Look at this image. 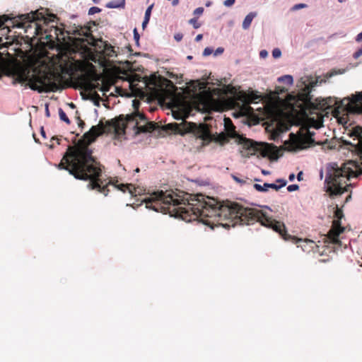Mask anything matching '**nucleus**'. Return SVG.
I'll use <instances>...</instances> for the list:
<instances>
[{"label": "nucleus", "mask_w": 362, "mask_h": 362, "mask_svg": "<svg viewBox=\"0 0 362 362\" xmlns=\"http://www.w3.org/2000/svg\"><path fill=\"white\" fill-rule=\"evenodd\" d=\"M146 207L163 214L174 213L186 221L199 218L205 225L216 223L224 228L236 225H251L259 222L261 225L272 228L285 240H295L296 238L287 233L283 222L268 216L262 211L245 208L230 201L218 202L216 199L203 194L180 195L173 191L163 190L153 192L143 201Z\"/></svg>", "instance_id": "nucleus-1"}, {"label": "nucleus", "mask_w": 362, "mask_h": 362, "mask_svg": "<svg viewBox=\"0 0 362 362\" xmlns=\"http://www.w3.org/2000/svg\"><path fill=\"white\" fill-rule=\"evenodd\" d=\"M134 121V116L124 117L122 115L107 121L105 124L100 120L98 125L93 126L85 133L75 146L68 147L58 168L68 170L78 180H90L88 188L96 189L107 196L109 192L107 185H104L100 178L102 174L101 165L93 156L92 150L88 146L103 133H115L118 136L124 134L127 126Z\"/></svg>", "instance_id": "nucleus-2"}, {"label": "nucleus", "mask_w": 362, "mask_h": 362, "mask_svg": "<svg viewBox=\"0 0 362 362\" xmlns=\"http://www.w3.org/2000/svg\"><path fill=\"white\" fill-rule=\"evenodd\" d=\"M35 70L31 71L28 67L18 65L13 70V76L19 83L28 82L31 89L39 93L54 92L59 89L52 74L46 71L35 73Z\"/></svg>", "instance_id": "nucleus-3"}, {"label": "nucleus", "mask_w": 362, "mask_h": 362, "mask_svg": "<svg viewBox=\"0 0 362 362\" xmlns=\"http://www.w3.org/2000/svg\"><path fill=\"white\" fill-rule=\"evenodd\" d=\"M354 176L356 173L347 164L344 163L339 168L337 163H333L325 179L327 192L330 196L342 194L348 191V181Z\"/></svg>", "instance_id": "nucleus-4"}, {"label": "nucleus", "mask_w": 362, "mask_h": 362, "mask_svg": "<svg viewBox=\"0 0 362 362\" xmlns=\"http://www.w3.org/2000/svg\"><path fill=\"white\" fill-rule=\"evenodd\" d=\"M18 18L19 22L16 25L17 27L24 28L25 33H28L30 30H33L32 33L33 37L41 36L44 34L46 36L49 33L54 35V32L50 31V26L48 25L47 18L38 10L29 13L22 14Z\"/></svg>", "instance_id": "nucleus-5"}, {"label": "nucleus", "mask_w": 362, "mask_h": 362, "mask_svg": "<svg viewBox=\"0 0 362 362\" xmlns=\"http://www.w3.org/2000/svg\"><path fill=\"white\" fill-rule=\"evenodd\" d=\"M240 144L243 145V148L249 151L248 153L250 154H255L259 152L263 157L269 156L278 157L276 155L278 153L276 147L272 144H259L246 138L240 139Z\"/></svg>", "instance_id": "nucleus-6"}, {"label": "nucleus", "mask_w": 362, "mask_h": 362, "mask_svg": "<svg viewBox=\"0 0 362 362\" xmlns=\"http://www.w3.org/2000/svg\"><path fill=\"white\" fill-rule=\"evenodd\" d=\"M192 85L194 84L192 89V102L195 108L198 110L206 108L210 99L209 93L205 90H202L199 93H197V89H204L205 88V84L204 83H200L199 81H192Z\"/></svg>", "instance_id": "nucleus-7"}, {"label": "nucleus", "mask_w": 362, "mask_h": 362, "mask_svg": "<svg viewBox=\"0 0 362 362\" xmlns=\"http://www.w3.org/2000/svg\"><path fill=\"white\" fill-rule=\"evenodd\" d=\"M334 216L337 218V220H334L332 222V226L328 232V238L331 240L333 243H338L339 242V236L344 230V228L341 226L340 219L343 216L342 211L337 209L334 212Z\"/></svg>", "instance_id": "nucleus-8"}, {"label": "nucleus", "mask_w": 362, "mask_h": 362, "mask_svg": "<svg viewBox=\"0 0 362 362\" xmlns=\"http://www.w3.org/2000/svg\"><path fill=\"white\" fill-rule=\"evenodd\" d=\"M314 134V132H311L308 129H306V132L303 136H300L296 141H294L293 144H291L290 146H288V149L290 151L303 149L307 146L313 144L315 142L313 139Z\"/></svg>", "instance_id": "nucleus-9"}, {"label": "nucleus", "mask_w": 362, "mask_h": 362, "mask_svg": "<svg viewBox=\"0 0 362 362\" xmlns=\"http://www.w3.org/2000/svg\"><path fill=\"white\" fill-rule=\"evenodd\" d=\"M276 182H280V185H277L274 183H264L263 185L255 184L254 187L259 192H267L269 188H272L277 191L286 185V182L284 180H277Z\"/></svg>", "instance_id": "nucleus-10"}, {"label": "nucleus", "mask_w": 362, "mask_h": 362, "mask_svg": "<svg viewBox=\"0 0 362 362\" xmlns=\"http://www.w3.org/2000/svg\"><path fill=\"white\" fill-rule=\"evenodd\" d=\"M349 103L353 108V112L362 113V91L356 95H353L349 99Z\"/></svg>", "instance_id": "nucleus-11"}, {"label": "nucleus", "mask_w": 362, "mask_h": 362, "mask_svg": "<svg viewBox=\"0 0 362 362\" xmlns=\"http://www.w3.org/2000/svg\"><path fill=\"white\" fill-rule=\"evenodd\" d=\"M50 31L54 32V35L49 33L45 36V38L49 41L53 40H60L59 37L64 35V30L57 26H50Z\"/></svg>", "instance_id": "nucleus-12"}, {"label": "nucleus", "mask_w": 362, "mask_h": 362, "mask_svg": "<svg viewBox=\"0 0 362 362\" xmlns=\"http://www.w3.org/2000/svg\"><path fill=\"white\" fill-rule=\"evenodd\" d=\"M72 33L74 35H77L79 36H85L86 37H92V35L90 33V27H81L76 28L73 31Z\"/></svg>", "instance_id": "nucleus-13"}, {"label": "nucleus", "mask_w": 362, "mask_h": 362, "mask_svg": "<svg viewBox=\"0 0 362 362\" xmlns=\"http://www.w3.org/2000/svg\"><path fill=\"white\" fill-rule=\"evenodd\" d=\"M157 128V124L153 122H148L145 125L138 127L139 132H151Z\"/></svg>", "instance_id": "nucleus-14"}, {"label": "nucleus", "mask_w": 362, "mask_h": 362, "mask_svg": "<svg viewBox=\"0 0 362 362\" xmlns=\"http://www.w3.org/2000/svg\"><path fill=\"white\" fill-rule=\"evenodd\" d=\"M257 16V13L256 12H250L249 13L245 18L243 22V28L244 30H247L250 25H251V23L253 20V18Z\"/></svg>", "instance_id": "nucleus-15"}, {"label": "nucleus", "mask_w": 362, "mask_h": 362, "mask_svg": "<svg viewBox=\"0 0 362 362\" xmlns=\"http://www.w3.org/2000/svg\"><path fill=\"white\" fill-rule=\"evenodd\" d=\"M103 55L108 57H112L117 56V53L115 50V47L110 44L105 43L104 49L103 50Z\"/></svg>", "instance_id": "nucleus-16"}, {"label": "nucleus", "mask_w": 362, "mask_h": 362, "mask_svg": "<svg viewBox=\"0 0 362 362\" xmlns=\"http://www.w3.org/2000/svg\"><path fill=\"white\" fill-rule=\"evenodd\" d=\"M351 136H354L358 139V144L361 146L362 151V127L356 126L354 127Z\"/></svg>", "instance_id": "nucleus-17"}, {"label": "nucleus", "mask_w": 362, "mask_h": 362, "mask_svg": "<svg viewBox=\"0 0 362 362\" xmlns=\"http://www.w3.org/2000/svg\"><path fill=\"white\" fill-rule=\"evenodd\" d=\"M124 4L125 0H114L108 2L106 4V7L110 8H119L124 7Z\"/></svg>", "instance_id": "nucleus-18"}, {"label": "nucleus", "mask_w": 362, "mask_h": 362, "mask_svg": "<svg viewBox=\"0 0 362 362\" xmlns=\"http://www.w3.org/2000/svg\"><path fill=\"white\" fill-rule=\"evenodd\" d=\"M132 116L134 117V122H132V124H134V127H136L138 128V119H139L140 120H145L146 119V117L144 114H141L140 112H136L133 115H132Z\"/></svg>", "instance_id": "nucleus-19"}, {"label": "nucleus", "mask_w": 362, "mask_h": 362, "mask_svg": "<svg viewBox=\"0 0 362 362\" xmlns=\"http://www.w3.org/2000/svg\"><path fill=\"white\" fill-rule=\"evenodd\" d=\"M59 115L61 120L66 122L67 124H69L71 123L70 119L67 117L66 114L64 112V111L62 109H59Z\"/></svg>", "instance_id": "nucleus-20"}, {"label": "nucleus", "mask_w": 362, "mask_h": 362, "mask_svg": "<svg viewBox=\"0 0 362 362\" xmlns=\"http://www.w3.org/2000/svg\"><path fill=\"white\" fill-rule=\"evenodd\" d=\"M279 81L284 82L288 85H291L293 82V77L290 75H286L279 78Z\"/></svg>", "instance_id": "nucleus-21"}, {"label": "nucleus", "mask_w": 362, "mask_h": 362, "mask_svg": "<svg viewBox=\"0 0 362 362\" xmlns=\"http://www.w3.org/2000/svg\"><path fill=\"white\" fill-rule=\"evenodd\" d=\"M189 23L192 25L194 28L197 29L201 26V23L198 22V20L197 18H191L189 21Z\"/></svg>", "instance_id": "nucleus-22"}, {"label": "nucleus", "mask_w": 362, "mask_h": 362, "mask_svg": "<svg viewBox=\"0 0 362 362\" xmlns=\"http://www.w3.org/2000/svg\"><path fill=\"white\" fill-rule=\"evenodd\" d=\"M9 19L10 18L7 15L0 16V28H1Z\"/></svg>", "instance_id": "nucleus-23"}, {"label": "nucleus", "mask_w": 362, "mask_h": 362, "mask_svg": "<svg viewBox=\"0 0 362 362\" xmlns=\"http://www.w3.org/2000/svg\"><path fill=\"white\" fill-rule=\"evenodd\" d=\"M101 11V9L98 7L93 6L91 7L88 11L89 15H93L97 13H100Z\"/></svg>", "instance_id": "nucleus-24"}, {"label": "nucleus", "mask_w": 362, "mask_h": 362, "mask_svg": "<svg viewBox=\"0 0 362 362\" xmlns=\"http://www.w3.org/2000/svg\"><path fill=\"white\" fill-rule=\"evenodd\" d=\"M153 7V4H151V5H150L147 8V9L146 10V12H145L144 18H147V19L150 20V17H151V11H152Z\"/></svg>", "instance_id": "nucleus-25"}, {"label": "nucleus", "mask_w": 362, "mask_h": 362, "mask_svg": "<svg viewBox=\"0 0 362 362\" xmlns=\"http://www.w3.org/2000/svg\"><path fill=\"white\" fill-rule=\"evenodd\" d=\"M132 189V185H122V187H120V189L122 190L123 192H125L126 189H128L131 194H133Z\"/></svg>", "instance_id": "nucleus-26"}, {"label": "nucleus", "mask_w": 362, "mask_h": 362, "mask_svg": "<svg viewBox=\"0 0 362 362\" xmlns=\"http://www.w3.org/2000/svg\"><path fill=\"white\" fill-rule=\"evenodd\" d=\"M281 55V52L279 49L278 48H276L274 49L273 51H272V56L274 57V58H279L280 57Z\"/></svg>", "instance_id": "nucleus-27"}, {"label": "nucleus", "mask_w": 362, "mask_h": 362, "mask_svg": "<svg viewBox=\"0 0 362 362\" xmlns=\"http://www.w3.org/2000/svg\"><path fill=\"white\" fill-rule=\"evenodd\" d=\"M307 7V5L305 4H298L293 6V10H298L300 8H304Z\"/></svg>", "instance_id": "nucleus-28"}, {"label": "nucleus", "mask_w": 362, "mask_h": 362, "mask_svg": "<svg viewBox=\"0 0 362 362\" xmlns=\"http://www.w3.org/2000/svg\"><path fill=\"white\" fill-rule=\"evenodd\" d=\"M259 97L255 94H252L251 95L248 96V102L249 103H253L255 100L259 99Z\"/></svg>", "instance_id": "nucleus-29"}, {"label": "nucleus", "mask_w": 362, "mask_h": 362, "mask_svg": "<svg viewBox=\"0 0 362 362\" xmlns=\"http://www.w3.org/2000/svg\"><path fill=\"white\" fill-rule=\"evenodd\" d=\"M213 52V49L210 47H206L203 52L204 56H209Z\"/></svg>", "instance_id": "nucleus-30"}, {"label": "nucleus", "mask_w": 362, "mask_h": 362, "mask_svg": "<svg viewBox=\"0 0 362 362\" xmlns=\"http://www.w3.org/2000/svg\"><path fill=\"white\" fill-rule=\"evenodd\" d=\"M235 2V0H226L223 2L225 6L230 7L233 6Z\"/></svg>", "instance_id": "nucleus-31"}, {"label": "nucleus", "mask_w": 362, "mask_h": 362, "mask_svg": "<svg viewBox=\"0 0 362 362\" xmlns=\"http://www.w3.org/2000/svg\"><path fill=\"white\" fill-rule=\"evenodd\" d=\"M134 38L136 44H139V34L138 33V31H137L136 28L134 29Z\"/></svg>", "instance_id": "nucleus-32"}, {"label": "nucleus", "mask_w": 362, "mask_h": 362, "mask_svg": "<svg viewBox=\"0 0 362 362\" xmlns=\"http://www.w3.org/2000/svg\"><path fill=\"white\" fill-rule=\"evenodd\" d=\"M298 188H299V187L297 185H290L287 187V189L288 192H293V191L297 190Z\"/></svg>", "instance_id": "nucleus-33"}, {"label": "nucleus", "mask_w": 362, "mask_h": 362, "mask_svg": "<svg viewBox=\"0 0 362 362\" xmlns=\"http://www.w3.org/2000/svg\"><path fill=\"white\" fill-rule=\"evenodd\" d=\"M204 12V8L203 7H198L194 11V15H202Z\"/></svg>", "instance_id": "nucleus-34"}, {"label": "nucleus", "mask_w": 362, "mask_h": 362, "mask_svg": "<svg viewBox=\"0 0 362 362\" xmlns=\"http://www.w3.org/2000/svg\"><path fill=\"white\" fill-rule=\"evenodd\" d=\"M362 55V47L360 48L359 49H358L354 54V57L355 59H357L359 57H361Z\"/></svg>", "instance_id": "nucleus-35"}, {"label": "nucleus", "mask_w": 362, "mask_h": 362, "mask_svg": "<svg viewBox=\"0 0 362 362\" xmlns=\"http://www.w3.org/2000/svg\"><path fill=\"white\" fill-rule=\"evenodd\" d=\"M218 139L220 141L223 142L227 140V138L224 134H221L218 136Z\"/></svg>", "instance_id": "nucleus-36"}, {"label": "nucleus", "mask_w": 362, "mask_h": 362, "mask_svg": "<svg viewBox=\"0 0 362 362\" xmlns=\"http://www.w3.org/2000/svg\"><path fill=\"white\" fill-rule=\"evenodd\" d=\"M78 126L79 127L81 128H83V127L85 126V122L78 117Z\"/></svg>", "instance_id": "nucleus-37"}, {"label": "nucleus", "mask_w": 362, "mask_h": 362, "mask_svg": "<svg viewBox=\"0 0 362 362\" xmlns=\"http://www.w3.org/2000/svg\"><path fill=\"white\" fill-rule=\"evenodd\" d=\"M149 19H147V18H144V21L142 23V28L143 29H145L146 25L148 23Z\"/></svg>", "instance_id": "nucleus-38"}, {"label": "nucleus", "mask_w": 362, "mask_h": 362, "mask_svg": "<svg viewBox=\"0 0 362 362\" xmlns=\"http://www.w3.org/2000/svg\"><path fill=\"white\" fill-rule=\"evenodd\" d=\"M175 39L177 40V41H180L182 38V34H176L175 36H174Z\"/></svg>", "instance_id": "nucleus-39"}, {"label": "nucleus", "mask_w": 362, "mask_h": 362, "mask_svg": "<svg viewBox=\"0 0 362 362\" xmlns=\"http://www.w3.org/2000/svg\"><path fill=\"white\" fill-rule=\"evenodd\" d=\"M356 40L357 42H361L362 41V32L358 34V35L356 37Z\"/></svg>", "instance_id": "nucleus-40"}, {"label": "nucleus", "mask_w": 362, "mask_h": 362, "mask_svg": "<svg viewBox=\"0 0 362 362\" xmlns=\"http://www.w3.org/2000/svg\"><path fill=\"white\" fill-rule=\"evenodd\" d=\"M223 52V49L222 47H218L215 52V55H217L218 54H222Z\"/></svg>", "instance_id": "nucleus-41"}, {"label": "nucleus", "mask_w": 362, "mask_h": 362, "mask_svg": "<svg viewBox=\"0 0 362 362\" xmlns=\"http://www.w3.org/2000/svg\"><path fill=\"white\" fill-rule=\"evenodd\" d=\"M261 57H265L267 55V52L266 50H262L259 53Z\"/></svg>", "instance_id": "nucleus-42"}, {"label": "nucleus", "mask_w": 362, "mask_h": 362, "mask_svg": "<svg viewBox=\"0 0 362 362\" xmlns=\"http://www.w3.org/2000/svg\"><path fill=\"white\" fill-rule=\"evenodd\" d=\"M202 37H203V35H202V34H199V35H197V37H195V40H196L197 42H199V41H200V40L202 39Z\"/></svg>", "instance_id": "nucleus-43"}, {"label": "nucleus", "mask_w": 362, "mask_h": 362, "mask_svg": "<svg viewBox=\"0 0 362 362\" xmlns=\"http://www.w3.org/2000/svg\"><path fill=\"white\" fill-rule=\"evenodd\" d=\"M151 83H152V84H153V85H155V86H158V85L157 84V81H156V78H154L151 79Z\"/></svg>", "instance_id": "nucleus-44"}, {"label": "nucleus", "mask_w": 362, "mask_h": 362, "mask_svg": "<svg viewBox=\"0 0 362 362\" xmlns=\"http://www.w3.org/2000/svg\"><path fill=\"white\" fill-rule=\"evenodd\" d=\"M45 113H46V115H47V117H49V111L48 105H46Z\"/></svg>", "instance_id": "nucleus-45"}, {"label": "nucleus", "mask_w": 362, "mask_h": 362, "mask_svg": "<svg viewBox=\"0 0 362 362\" xmlns=\"http://www.w3.org/2000/svg\"><path fill=\"white\" fill-rule=\"evenodd\" d=\"M225 122H226V124H227L228 122H230V124H232L231 120L229 118H226ZM231 126H232L233 129H234V126L233 124H231Z\"/></svg>", "instance_id": "nucleus-46"}, {"label": "nucleus", "mask_w": 362, "mask_h": 362, "mask_svg": "<svg viewBox=\"0 0 362 362\" xmlns=\"http://www.w3.org/2000/svg\"><path fill=\"white\" fill-rule=\"evenodd\" d=\"M179 4V0H173L172 2L173 6H177Z\"/></svg>", "instance_id": "nucleus-47"}, {"label": "nucleus", "mask_w": 362, "mask_h": 362, "mask_svg": "<svg viewBox=\"0 0 362 362\" xmlns=\"http://www.w3.org/2000/svg\"><path fill=\"white\" fill-rule=\"evenodd\" d=\"M303 175V173L302 172H300L298 175H297V178L298 180H301V176Z\"/></svg>", "instance_id": "nucleus-48"}, {"label": "nucleus", "mask_w": 362, "mask_h": 362, "mask_svg": "<svg viewBox=\"0 0 362 362\" xmlns=\"http://www.w3.org/2000/svg\"><path fill=\"white\" fill-rule=\"evenodd\" d=\"M294 177H295L294 174H291V175H289V180H290L291 181H293V179H294Z\"/></svg>", "instance_id": "nucleus-49"}, {"label": "nucleus", "mask_w": 362, "mask_h": 362, "mask_svg": "<svg viewBox=\"0 0 362 362\" xmlns=\"http://www.w3.org/2000/svg\"><path fill=\"white\" fill-rule=\"evenodd\" d=\"M41 134H42V136L45 137V132L43 130V128H42Z\"/></svg>", "instance_id": "nucleus-50"}, {"label": "nucleus", "mask_w": 362, "mask_h": 362, "mask_svg": "<svg viewBox=\"0 0 362 362\" xmlns=\"http://www.w3.org/2000/svg\"><path fill=\"white\" fill-rule=\"evenodd\" d=\"M136 103L139 104V102H138L136 100H133V104H134V107H135V106H136Z\"/></svg>", "instance_id": "nucleus-51"}, {"label": "nucleus", "mask_w": 362, "mask_h": 362, "mask_svg": "<svg viewBox=\"0 0 362 362\" xmlns=\"http://www.w3.org/2000/svg\"><path fill=\"white\" fill-rule=\"evenodd\" d=\"M52 139L53 140H57V144H59V138L52 137Z\"/></svg>", "instance_id": "nucleus-52"}, {"label": "nucleus", "mask_w": 362, "mask_h": 362, "mask_svg": "<svg viewBox=\"0 0 362 362\" xmlns=\"http://www.w3.org/2000/svg\"><path fill=\"white\" fill-rule=\"evenodd\" d=\"M211 5V1H208L206 4V6L209 7Z\"/></svg>", "instance_id": "nucleus-53"}, {"label": "nucleus", "mask_w": 362, "mask_h": 362, "mask_svg": "<svg viewBox=\"0 0 362 362\" xmlns=\"http://www.w3.org/2000/svg\"><path fill=\"white\" fill-rule=\"evenodd\" d=\"M93 1L95 4H98L99 2V0H93Z\"/></svg>", "instance_id": "nucleus-54"}, {"label": "nucleus", "mask_w": 362, "mask_h": 362, "mask_svg": "<svg viewBox=\"0 0 362 362\" xmlns=\"http://www.w3.org/2000/svg\"><path fill=\"white\" fill-rule=\"evenodd\" d=\"M70 106H71V107H75V106H74V105L73 103H71V104H70Z\"/></svg>", "instance_id": "nucleus-55"}, {"label": "nucleus", "mask_w": 362, "mask_h": 362, "mask_svg": "<svg viewBox=\"0 0 362 362\" xmlns=\"http://www.w3.org/2000/svg\"><path fill=\"white\" fill-rule=\"evenodd\" d=\"M135 171H136V172H137V173H138V172H139V168H136V169L135 170Z\"/></svg>", "instance_id": "nucleus-56"}, {"label": "nucleus", "mask_w": 362, "mask_h": 362, "mask_svg": "<svg viewBox=\"0 0 362 362\" xmlns=\"http://www.w3.org/2000/svg\"><path fill=\"white\" fill-rule=\"evenodd\" d=\"M165 81H166L168 83H171V81H170V80L166 79Z\"/></svg>", "instance_id": "nucleus-57"}, {"label": "nucleus", "mask_w": 362, "mask_h": 362, "mask_svg": "<svg viewBox=\"0 0 362 362\" xmlns=\"http://www.w3.org/2000/svg\"><path fill=\"white\" fill-rule=\"evenodd\" d=\"M95 95L99 98V95L95 93Z\"/></svg>", "instance_id": "nucleus-58"}, {"label": "nucleus", "mask_w": 362, "mask_h": 362, "mask_svg": "<svg viewBox=\"0 0 362 362\" xmlns=\"http://www.w3.org/2000/svg\"><path fill=\"white\" fill-rule=\"evenodd\" d=\"M1 41V37H0V42Z\"/></svg>", "instance_id": "nucleus-59"}]
</instances>
